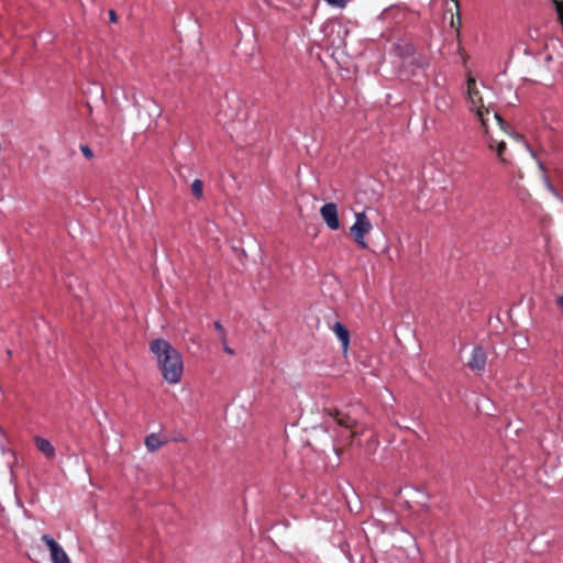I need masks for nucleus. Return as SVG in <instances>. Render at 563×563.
Segmentation results:
<instances>
[{
	"mask_svg": "<svg viewBox=\"0 0 563 563\" xmlns=\"http://www.w3.org/2000/svg\"><path fill=\"white\" fill-rule=\"evenodd\" d=\"M109 19H110L111 23H117L118 22V15H117L114 10H110L109 11Z\"/></svg>",
	"mask_w": 563,
	"mask_h": 563,
	"instance_id": "17",
	"label": "nucleus"
},
{
	"mask_svg": "<svg viewBox=\"0 0 563 563\" xmlns=\"http://www.w3.org/2000/svg\"><path fill=\"white\" fill-rule=\"evenodd\" d=\"M191 192L192 196L197 199H200L203 195V183L200 179L194 180L191 184Z\"/></svg>",
	"mask_w": 563,
	"mask_h": 563,
	"instance_id": "13",
	"label": "nucleus"
},
{
	"mask_svg": "<svg viewBox=\"0 0 563 563\" xmlns=\"http://www.w3.org/2000/svg\"><path fill=\"white\" fill-rule=\"evenodd\" d=\"M545 183H547V187H548V189H549L551 192L555 194V189H554V187L549 183V180H548L547 178H545Z\"/></svg>",
	"mask_w": 563,
	"mask_h": 563,
	"instance_id": "19",
	"label": "nucleus"
},
{
	"mask_svg": "<svg viewBox=\"0 0 563 563\" xmlns=\"http://www.w3.org/2000/svg\"><path fill=\"white\" fill-rule=\"evenodd\" d=\"M80 151H81L82 155L87 159H91L93 157V152H92V150L88 145L81 144L80 145Z\"/></svg>",
	"mask_w": 563,
	"mask_h": 563,
	"instance_id": "16",
	"label": "nucleus"
},
{
	"mask_svg": "<svg viewBox=\"0 0 563 563\" xmlns=\"http://www.w3.org/2000/svg\"><path fill=\"white\" fill-rule=\"evenodd\" d=\"M461 14H460V11L459 9H456V13L455 14H452L451 16V26L456 29V31H459V29L461 27Z\"/></svg>",
	"mask_w": 563,
	"mask_h": 563,
	"instance_id": "15",
	"label": "nucleus"
},
{
	"mask_svg": "<svg viewBox=\"0 0 563 563\" xmlns=\"http://www.w3.org/2000/svg\"><path fill=\"white\" fill-rule=\"evenodd\" d=\"M214 329L219 333V339H220L221 343H225V341H227V331H225V329L223 328V325L221 324L220 321H216L214 322Z\"/></svg>",
	"mask_w": 563,
	"mask_h": 563,
	"instance_id": "14",
	"label": "nucleus"
},
{
	"mask_svg": "<svg viewBox=\"0 0 563 563\" xmlns=\"http://www.w3.org/2000/svg\"><path fill=\"white\" fill-rule=\"evenodd\" d=\"M332 330L340 340L342 349L345 352L350 344V332L347 328L341 322H335L332 327Z\"/></svg>",
	"mask_w": 563,
	"mask_h": 563,
	"instance_id": "10",
	"label": "nucleus"
},
{
	"mask_svg": "<svg viewBox=\"0 0 563 563\" xmlns=\"http://www.w3.org/2000/svg\"><path fill=\"white\" fill-rule=\"evenodd\" d=\"M482 88H485L484 84L478 82L470 74L466 79V98L470 102V110L475 113L485 132H488L489 121H493L499 133L510 135V125L493 109L490 103H484Z\"/></svg>",
	"mask_w": 563,
	"mask_h": 563,
	"instance_id": "1",
	"label": "nucleus"
},
{
	"mask_svg": "<svg viewBox=\"0 0 563 563\" xmlns=\"http://www.w3.org/2000/svg\"><path fill=\"white\" fill-rule=\"evenodd\" d=\"M490 130H492V125L489 124L488 132L484 131V133H485V135L487 137L488 147L490 150H495L496 151L497 156L500 159V162L506 163L507 161L504 157V152L507 148L506 142H505L504 139H500L499 135H497V136L494 135Z\"/></svg>",
	"mask_w": 563,
	"mask_h": 563,
	"instance_id": "8",
	"label": "nucleus"
},
{
	"mask_svg": "<svg viewBox=\"0 0 563 563\" xmlns=\"http://www.w3.org/2000/svg\"><path fill=\"white\" fill-rule=\"evenodd\" d=\"M396 49L399 52V56L405 60L406 66L415 65L419 68L426 67V59L421 55L416 56V51L412 44L399 43L397 44Z\"/></svg>",
	"mask_w": 563,
	"mask_h": 563,
	"instance_id": "5",
	"label": "nucleus"
},
{
	"mask_svg": "<svg viewBox=\"0 0 563 563\" xmlns=\"http://www.w3.org/2000/svg\"><path fill=\"white\" fill-rule=\"evenodd\" d=\"M454 3L455 9H459V0H452Z\"/></svg>",
	"mask_w": 563,
	"mask_h": 563,
	"instance_id": "20",
	"label": "nucleus"
},
{
	"mask_svg": "<svg viewBox=\"0 0 563 563\" xmlns=\"http://www.w3.org/2000/svg\"><path fill=\"white\" fill-rule=\"evenodd\" d=\"M145 445L148 451L153 452L158 450L163 445V441H161L159 437L156 433H151L145 439Z\"/></svg>",
	"mask_w": 563,
	"mask_h": 563,
	"instance_id": "12",
	"label": "nucleus"
},
{
	"mask_svg": "<svg viewBox=\"0 0 563 563\" xmlns=\"http://www.w3.org/2000/svg\"><path fill=\"white\" fill-rule=\"evenodd\" d=\"M320 214L329 229L335 231L340 228L338 206L334 202L324 203L320 209Z\"/></svg>",
	"mask_w": 563,
	"mask_h": 563,
	"instance_id": "7",
	"label": "nucleus"
},
{
	"mask_svg": "<svg viewBox=\"0 0 563 563\" xmlns=\"http://www.w3.org/2000/svg\"><path fill=\"white\" fill-rule=\"evenodd\" d=\"M538 165L542 170H545L544 165L541 162H538Z\"/></svg>",
	"mask_w": 563,
	"mask_h": 563,
	"instance_id": "21",
	"label": "nucleus"
},
{
	"mask_svg": "<svg viewBox=\"0 0 563 563\" xmlns=\"http://www.w3.org/2000/svg\"><path fill=\"white\" fill-rule=\"evenodd\" d=\"M328 416L332 417L334 422L342 430H334L335 444L343 443L349 446L355 438L360 437L363 431L357 429V421L350 415L340 411L339 409L327 410Z\"/></svg>",
	"mask_w": 563,
	"mask_h": 563,
	"instance_id": "3",
	"label": "nucleus"
},
{
	"mask_svg": "<svg viewBox=\"0 0 563 563\" xmlns=\"http://www.w3.org/2000/svg\"><path fill=\"white\" fill-rule=\"evenodd\" d=\"M42 541L48 547L53 563H70L64 549L51 536L43 534Z\"/></svg>",
	"mask_w": 563,
	"mask_h": 563,
	"instance_id": "6",
	"label": "nucleus"
},
{
	"mask_svg": "<svg viewBox=\"0 0 563 563\" xmlns=\"http://www.w3.org/2000/svg\"><path fill=\"white\" fill-rule=\"evenodd\" d=\"M150 350L156 357L163 378L172 385L179 383L184 372L180 353L164 339L153 340Z\"/></svg>",
	"mask_w": 563,
	"mask_h": 563,
	"instance_id": "2",
	"label": "nucleus"
},
{
	"mask_svg": "<svg viewBox=\"0 0 563 563\" xmlns=\"http://www.w3.org/2000/svg\"><path fill=\"white\" fill-rule=\"evenodd\" d=\"M223 345V350L225 353L230 354V355H233L234 354V351L225 343H222Z\"/></svg>",
	"mask_w": 563,
	"mask_h": 563,
	"instance_id": "18",
	"label": "nucleus"
},
{
	"mask_svg": "<svg viewBox=\"0 0 563 563\" xmlns=\"http://www.w3.org/2000/svg\"><path fill=\"white\" fill-rule=\"evenodd\" d=\"M486 361H487V355H486L485 351L483 350V347L475 346L472 351V354L467 362V365L472 371L481 372V371H484V368L486 366Z\"/></svg>",
	"mask_w": 563,
	"mask_h": 563,
	"instance_id": "9",
	"label": "nucleus"
},
{
	"mask_svg": "<svg viewBox=\"0 0 563 563\" xmlns=\"http://www.w3.org/2000/svg\"><path fill=\"white\" fill-rule=\"evenodd\" d=\"M34 442L37 450L42 452L46 459L53 460L55 457V448L48 440L41 437H35Z\"/></svg>",
	"mask_w": 563,
	"mask_h": 563,
	"instance_id": "11",
	"label": "nucleus"
},
{
	"mask_svg": "<svg viewBox=\"0 0 563 563\" xmlns=\"http://www.w3.org/2000/svg\"><path fill=\"white\" fill-rule=\"evenodd\" d=\"M373 225L364 211L355 213V222L350 228V234L361 249H367L365 235L371 232Z\"/></svg>",
	"mask_w": 563,
	"mask_h": 563,
	"instance_id": "4",
	"label": "nucleus"
}]
</instances>
